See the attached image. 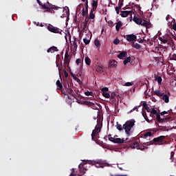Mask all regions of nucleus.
Masks as SVG:
<instances>
[{
	"label": "nucleus",
	"instance_id": "1",
	"mask_svg": "<svg viewBox=\"0 0 176 176\" xmlns=\"http://www.w3.org/2000/svg\"><path fill=\"white\" fill-rule=\"evenodd\" d=\"M135 120L131 119V120H128V121H126L123 124V129L127 137H130L131 134L133 133V129L135 126Z\"/></svg>",
	"mask_w": 176,
	"mask_h": 176
},
{
	"label": "nucleus",
	"instance_id": "2",
	"mask_svg": "<svg viewBox=\"0 0 176 176\" xmlns=\"http://www.w3.org/2000/svg\"><path fill=\"white\" fill-rule=\"evenodd\" d=\"M97 122V125H96L95 129L92 131V133L91 135L93 141H96V140L100 138L99 133L101 132V129L102 127V122L101 121V120H98Z\"/></svg>",
	"mask_w": 176,
	"mask_h": 176
},
{
	"label": "nucleus",
	"instance_id": "3",
	"mask_svg": "<svg viewBox=\"0 0 176 176\" xmlns=\"http://www.w3.org/2000/svg\"><path fill=\"white\" fill-rule=\"evenodd\" d=\"M164 139H166L165 135H160V136H158L157 138L153 139L150 142H146V144L151 145L154 144L163 145V144H168V141L164 140Z\"/></svg>",
	"mask_w": 176,
	"mask_h": 176
},
{
	"label": "nucleus",
	"instance_id": "4",
	"mask_svg": "<svg viewBox=\"0 0 176 176\" xmlns=\"http://www.w3.org/2000/svg\"><path fill=\"white\" fill-rule=\"evenodd\" d=\"M159 40L164 44L171 45L173 42V38L168 34L159 37Z\"/></svg>",
	"mask_w": 176,
	"mask_h": 176
},
{
	"label": "nucleus",
	"instance_id": "5",
	"mask_svg": "<svg viewBox=\"0 0 176 176\" xmlns=\"http://www.w3.org/2000/svg\"><path fill=\"white\" fill-rule=\"evenodd\" d=\"M72 82L67 81L65 84H63V87L66 89L69 94L74 95L75 91L72 89Z\"/></svg>",
	"mask_w": 176,
	"mask_h": 176
},
{
	"label": "nucleus",
	"instance_id": "6",
	"mask_svg": "<svg viewBox=\"0 0 176 176\" xmlns=\"http://www.w3.org/2000/svg\"><path fill=\"white\" fill-rule=\"evenodd\" d=\"M42 8L43 9H46L47 12H52V10H58V8H59V7H56V6H51V4L49 3V1H47V4L46 5L45 3L42 5Z\"/></svg>",
	"mask_w": 176,
	"mask_h": 176
},
{
	"label": "nucleus",
	"instance_id": "7",
	"mask_svg": "<svg viewBox=\"0 0 176 176\" xmlns=\"http://www.w3.org/2000/svg\"><path fill=\"white\" fill-rule=\"evenodd\" d=\"M48 30L52 32V33H54V34H61V31H60V29L56 27H54L52 25H48Z\"/></svg>",
	"mask_w": 176,
	"mask_h": 176
},
{
	"label": "nucleus",
	"instance_id": "8",
	"mask_svg": "<svg viewBox=\"0 0 176 176\" xmlns=\"http://www.w3.org/2000/svg\"><path fill=\"white\" fill-rule=\"evenodd\" d=\"M170 120H171L170 117L161 118L160 114H159L158 113H157V114H156V120L160 123L166 122L169 121Z\"/></svg>",
	"mask_w": 176,
	"mask_h": 176
},
{
	"label": "nucleus",
	"instance_id": "9",
	"mask_svg": "<svg viewBox=\"0 0 176 176\" xmlns=\"http://www.w3.org/2000/svg\"><path fill=\"white\" fill-rule=\"evenodd\" d=\"M129 146L131 148H137V149L144 150V148H140V145L138 141L133 142L131 144H129Z\"/></svg>",
	"mask_w": 176,
	"mask_h": 176
},
{
	"label": "nucleus",
	"instance_id": "10",
	"mask_svg": "<svg viewBox=\"0 0 176 176\" xmlns=\"http://www.w3.org/2000/svg\"><path fill=\"white\" fill-rule=\"evenodd\" d=\"M129 14H131V18L132 19V11L131 10L121 11V12H120V15L122 16V18H126Z\"/></svg>",
	"mask_w": 176,
	"mask_h": 176
},
{
	"label": "nucleus",
	"instance_id": "11",
	"mask_svg": "<svg viewBox=\"0 0 176 176\" xmlns=\"http://www.w3.org/2000/svg\"><path fill=\"white\" fill-rule=\"evenodd\" d=\"M141 25L144 26V28L149 29L151 28V24L149 21H147L146 20L142 19V23Z\"/></svg>",
	"mask_w": 176,
	"mask_h": 176
},
{
	"label": "nucleus",
	"instance_id": "12",
	"mask_svg": "<svg viewBox=\"0 0 176 176\" xmlns=\"http://www.w3.org/2000/svg\"><path fill=\"white\" fill-rule=\"evenodd\" d=\"M91 10H97L98 7V0H92L91 1Z\"/></svg>",
	"mask_w": 176,
	"mask_h": 176
},
{
	"label": "nucleus",
	"instance_id": "13",
	"mask_svg": "<svg viewBox=\"0 0 176 176\" xmlns=\"http://www.w3.org/2000/svg\"><path fill=\"white\" fill-rule=\"evenodd\" d=\"M117 65H118V62H116V60H110L109 62V68L116 67Z\"/></svg>",
	"mask_w": 176,
	"mask_h": 176
},
{
	"label": "nucleus",
	"instance_id": "14",
	"mask_svg": "<svg viewBox=\"0 0 176 176\" xmlns=\"http://www.w3.org/2000/svg\"><path fill=\"white\" fill-rule=\"evenodd\" d=\"M125 142H129V138H126V140L124 138H116L115 140V144H123Z\"/></svg>",
	"mask_w": 176,
	"mask_h": 176
},
{
	"label": "nucleus",
	"instance_id": "15",
	"mask_svg": "<svg viewBox=\"0 0 176 176\" xmlns=\"http://www.w3.org/2000/svg\"><path fill=\"white\" fill-rule=\"evenodd\" d=\"M137 39V36L134 34L126 35V40L129 42L134 41Z\"/></svg>",
	"mask_w": 176,
	"mask_h": 176
},
{
	"label": "nucleus",
	"instance_id": "16",
	"mask_svg": "<svg viewBox=\"0 0 176 176\" xmlns=\"http://www.w3.org/2000/svg\"><path fill=\"white\" fill-rule=\"evenodd\" d=\"M64 62L66 63L67 65H69L70 58L67 52H65Z\"/></svg>",
	"mask_w": 176,
	"mask_h": 176
},
{
	"label": "nucleus",
	"instance_id": "17",
	"mask_svg": "<svg viewBox=\"0 0 176 176\" xmlns=\"http://www.w3.org/2000/svg\"><path fill=\"white\" fill-rule=\"evenodd\" d=\"M133 21L138 25H141L142 23V18L137 17L135 16H133Z\"/></svg>",
	"mask_w": 176,
	"mask_h": 176
},
{
	"label": "nucleus",
	"instance_id": "18",
	"mask_svg": "<svg viewBox=\"0 0 176 176\" xmlns=\"http://www.w3.org/2000/svg\"><path fill=\"white\" fill-rule=\"evenodd\" d=\"M76 64L79 66L80 65V68H82L83 66V58H78L76 60Z\"/></svg>",
	"mask_w": 176,
	"mask_h": 176
},
{
	"label": "nucleus",
	"instance_id": "19",
	"mask_svg": "<svg viewBox=\"0 0 176 176\" xmlns=\"http://www.w3.org/2000/svg\"><path fill=\"white\" fill-rule=\"evenodd\" d=\"M161 99L162 100H164L165 103H168L169 102V96L167 94H164L162 96Z\"/></svg>",
	"mask_w": 176,
	"mask_h": 176
},
{
	"label": "nucleus",
	"instance_id": "20",
	"mask_svg": "<svg viewBox=\"0 0 176 176\" xmlns=\"http://www.w3.org/2000/svg\"><path fill=\"white\" fill-rule=\"evenodd\" d=\"M58 49L55 46L51 47L47 50L48 53H50V52L54 53V52H58Z\"/></svg>",
	"mask_w": 176,
	"mask_h": 176
},
{
	"label": "nucleus",
	"instance_id": "21",
	"mask_svg": "<svg viewBox=\"0 0 176 176\" xmlns=\"http://www.w3.org/2000/svg\"><path fill=\"white\" fill-rule=\"evenodd\" d=\"M111 165L109 164H107V162H102V164H99L98 167V168H104V167H111Z\"/></svg>",
	"mask_w": 176,
	"mask_h": 176
},
{
	"label": "nucleus",
	"instance_id": "22",
	"mask_svg": "<svg viewBox=\"0 0 176 176\" xmlns=\"http://www.w3.org/2000/svg\"><path fill=\"white\" fill-rule=\"evenodd\" d=\"M76 41H78V38H75L74 41L72 44V49H73L74 50H76L78 49V45H77Z\"/></svg>",
	"mask_w": 176,
	"mask_h": 176
},
{
	"label": "nucleus",
	"instance_id": "23",
	"mask_svg": "<svg viewBox=\"0 0 176 176\" xmlns=\"http://www.w3.org/2000/svg\"><path fill=\"white\" fill-rule=\"evenodd\" d=\"M127 56V52H122L121 53H120L118 55V57L119 58H120L121 60H123V58L124 57H126Z\"/></svg>",
	"mask_w": 176,
	"mask_h": 176
},
{
	"label": "nucleus",
	"instance_id": "24",
	"mask_svg": "<svg viewBox=\"0 0 176 176\" xmlns=\"http://www.w3.org/2000/svg\"><path fill=\"white\" fill-rule=\"evenodd\" d=\"M122 21H119L118 23H116V30L117 31H120V30L122 28Z\"/></svg>",
	"mask_w": 176,
	"mask_h": 176
},
{
	"label": "nucleus",
	"instance_id": "25",
	"mask_svg": "<svg viewBox=\"0 0 176 176\" xmlns=\"http://www.w3.org/2000/svg\"><path fill=\"white\" fill-rule=\"evenodd\" d=\"M56 85H57V89L63 90V87L62 82H60V80H58L56 81Z\"/></svg>",
	"mask_w": 176,
	"mask_h": 176
},
{
	"label": "nucleus",
	"instance_id": "26",
	"mask_svg": "<svg viewBox=\"0 0 176 176\" xmlns=\"http://www.w3.org/2000/svg\"><path fill=\"white\" fill-rule=\"evenodd\" d=\"M154 94L160 98H162L164 93L160 91V90H155V91H154Z\"/></svg>",
	"mask_w": 176,
	"mask_h": 176
},
{
	"label": "nucleus",
	"instance_id": "27",
	"mask_svg": "<svg viewBox=\"0 0 176 176\" xmlns=\"http://www.w3.org/2000/svg\"><path fill=\"white\" fill-rule=\"evenodd\" d=\"M69 14V7L66 6L65 9H63V15H65V17Z\"/></svg>",
	"mask_w": 176,
	"mask_h": 176
},
{
	"label": "nucleus",
	"instance_id": "28",
	"mask_svg": "<svg viewBox=\"0 0 176 176\" xmlns=\"http://www.w3.org/2000/svg\"><path fill=\"white\" fill-rule=\"evenodd\" d=\"M169 58L170 60H176V54L175 52H172L170 54Z\"/></svg>",
	"mask_w": 176,
	"mask_h": 176
},
{
	"label": "nucleus",
	"instance_id": "29",
	"mask_svg": "<svg viewBox=\"0 0 176 176\" xmlns=\"http://www.w3.org/2000/svg\"><path fill=\"white\" fill-rule=\"evenodd\" d=\"M85 64L88 66L91 65V60L89 58V56H85Z\"/></svg>",
	"mask_w": 176,
	"mask_h": 176
},
{
	"label": "nucleus",
	"instance_id": "30",
	"mask_svg": "<svg viewBox=\"0 0 176 176\" xmlns=\"http://www.w3.org/2000/svg\"><path fill=\"white\" fill-rule=\"evenodd\" d=\"M94 12H96V10H93V9H91V10H90V14H89V18H90V19H94L95 18Z\"/></svg>",
	"mask_w": 176,
	"mask_h": 176
},
{
	"label": "nucleus",
	"instance_id": "31",
	"mask_svg": "<svg viewBox=\"0 0 176 176\" xmlns=\"http://www.w3.org/2000/svg\"><path fill=\"white\" fill-rule=\"evenodd\" d=\"M116 129L119 131H122L124 130V126H122L121 124H118V122H117V125H116Z\"/></svg>",
	"mask_w": 176,
	"mask_h": 176
},
{
	"label": "nucleus",
	"instance_id": "32",
	"mask_svg": "<svg viewBox=\"0 0 176 176\" xmlns=\"http://www.w3.org/2000/svg\"><path fill=\"white\" fill-rule=\"evenodd\" d=\"M102 94L105 98H111V94L108 92H102Z\"/></svg>",
	"mask_w": 176,
	"mask_h": 176
},
{
	"label": "nucleus",
	"instance_id": "33",
	"mask_svg": "<svg viewBox=\"0 0 176 176\" xmlns=\"http://www.w3.org/2000/svg\"><path fill=\"white\" fill-rule=\"evenodd\" d=\"M173 110H170V111H162V112H161L160 113V115L162 116H168V113H169V112L170 111H172Z\"/></svg>",
	"mask_w": 176,
	"mask_h": 176
},
{
	"label": "nucleus",
	"instance_id": "34",
	"mask_svg": "<svg viewBox=\"0 0 176 176\" xmlns=\"http://www.w3.org/2000/svg\"><path fill=\"white\" fill-rule=\"evenodd\" d=\"M89 13V10H85V8H82V15L84 17L85 16H86L87 14H88Z\"/></svg>",
	"mask_w": 176,
	"mask_h": 176
},
{
	"label": "nucleus",
	"instance_id": "35",
	"mask_svg": "<svg viewBox=\"0 0 176 176\" xmlns=\"http://www.w3.org/2000/svg\"><path fill=\"white\" fill-rule=\"evenodd\" d=\"M175 154V151L170 152V160H171V162H173Z\"/></svg>",
	"mask_w": 176,
	"mask_h": 176
},
{
	"label": "nucleus",
	"instance_id": "36",
	"mask_svg": "<svg viewBox=\"0 0 176 176\" xmlns=\"http://www.w3.org/2000/svg\"><path fill=\"white\" fill-rule=\"evenodd\" d=\"M94 44L97 47H100L101 46L100 42L98 41V38H96L94 41Z\"/></svg>",
	"mask_w": 176,
	"mask_h": 176
},
{
	"label": "nucleus",
	"instance_id": "37",
	"mask_svg": "<svg viewBox=\"0 0 176 176\" xmlns=\"http://www.w3.org/2000/svg\"><path fill=\"white\" fill-rule=\"evenodd\" d=\"M153 133L151 132H146L144 138H147L148 137H151Z\"/></svg>",
	"mask_w": 176,
	"mask_h": 176
},
{
	"label": "nucleus",
	"instance_id": "38",
	"mask_svg": "<svg viewBox=\"0 0 176 176\" xmlns=\"http://www.w3.org/2000/svg\"><path fill=\"white\" fill-rule=\"evenodd\" d=\"M130 62H131V57H128V58H126V59H124L123 60V63H124V65H126V64H127Z\"/></svg>",
	"mask_w": 176,
	"mask_h": 176
},
{
	"label": "nucleus",
	"instance_id": "39",
	"mask_svg": "<svg viewBox=\"0 0 176 176\" xmlns=\"http://www.w3.org/2000/svg\"><path fill=\"white\" fill-rule=\"evenodd\" d=\"M133 47H135L137 50H140L141 49V46L140 45L139 43H133Z\"/></svg>",
	"mask_w": 176,
	"mask_h": 176
},
{
	"label": "nucleus",
	"instance_id": "40",
	"mask_svg": "<svg viewBox=\"0 0 176 176\" xmlns=\"http://www.w3.org/2000/svg\"><path fill=\"white\" fill-rule=\"evenodd\" d=\"M110 98L113 100H114L116 98V93L113 91L110 93Z\"/></svg>",
	"mask_w": 176,
	"mask_h": 176
},
{
	"label": "nucleus",
	"instance_id": "41",
	"mask_svg": "<svg viewBox=\"0 0 176 176\" xmlns=\"http://www.w3.org/2000/svg\"><path fill=\"white\" fill-rule=\"evenodd\" d=\"M155 80L158 82V84H162V76H157Z\"/></svg>",
	"mask_w": 176,
	"mask_h": 176
},
{
	"label": "nucleus",
	"instance_id": "42",
	"mask_svg": "<svg viewBox=\"0 0 176 176\" xmlns=\"http://www.w3.org/2000/svg\"><path fill=\"white\" fill-rule=\"evenodd\" d=\"M142 116L144 118V120L147 122L149 121V119L148 118V116H146V113L145 111H142Z\"/></svg>",
	"mask_w": 176,
	"mask_h": 176
},
{
	"label": "nucleus",
	"instance_id": "43",
	"mask_svg": "<svg viewBox=\"0 0 176 176\" xmlns=\"http://www.w3.org/2000/svg\"><path fill=\"white\" fill-rule=\"evenodd\" d=\"M96 72H103V68L102 67V66L98 65L96 67Z\"/></svg>",
	"mask_w": 176,
	"mask_h": 176
},
{
	"label": "nucleus",
	"instance_id": "44",
	"mask_svg": "<svg viewBox=\"0 0 176 176\" xmlns=\"http://www.w3.org/2000/svg\"><path fill=\"white\" fill-rule=\"evenodd\" d=\"M151 114L152 115H157V111L155 109V108H151V110L150 111Z\"/></svg>",
	"mask_w": 176,
	"mask_h": 176
},
{
	"label": "nucleus",
	"instance_id": "45",
	"mask_svg": "<svg viewBox=\"0 0 176 176\" xmlns=\"http://www.w3.org/2000/svg\"><path fill=\"white\" fill-rule=\"evenodd\" d=\"M108 91H109V89H108V87H102V89H101L102 94V93L108 92Z\"/></svg>",
	"mask_w": 176,
	"mask_h": 176
},
{
	"label": "nucleus",
	"instance_id": "46",
	"mask_svg": "<svg viewBox=\"0 0 176 176\" xmlns=\"http://www.w3.org/2000/svg\"><path fill=\"white\" fill-rule=\"evenodd\" d=\"M83 41L85 45H89L90 43V41L87 38H83Z\"/></svg>",
	"mask_w": 176,
	"mask_h": 176
},
{
	"label": "nucleus",
	"instance_id": "47",
	"mask_svg": "<svg viewBox=\"0 0 176 176\" xmlns=\"http://www.w3.org/2000/svg\"><path fill=\"white\" fill-rule=\"evenodd\" d=\"M120 41L119 40V38H115V40L113 41V44L114 45H118L120 43Z\"/></svg>",
	"mask_w": 176,
	"mask_h": 176
},
{
	"label": "nucleus",
	"instance_id": "48",
	"mask_svg": "<svg viewBox=\"0 0 176 176\" xmlns=\"http://www.w3.org/2000/svg\"><path fill=\"white\" fill-rule=\"evenodd\" d=\"M133 85V82H125V87H131Z\"/></svg>",
	"mask_w": 176,
	"mask_h": 176
},
{
	"label": "nucleus",
	"instance_id": "49",
	"mask_svg": "<svg viewBox=\"0 0 176 176\" xmlns=\"http://www.w3.org/2000/svg\"><path fill=\"white\" fill-rule=\"evenodd\" d=\"M80 173H82V175H84L86 173V171L87 170V169H84V168H80Z\"/></svg>",
	"mask_w": 176,
	"mask_h": 176
},
{
	"label": "nucleus",
	"instance_id": "50",
	"mask_svg": "<svg viewBox=\"0 0 176 176\" xmlns=\"http://www.w3.org/2000/svg\"><path fill=\"white\" fill-rule=\"evenodd\" d=\"M85 94L87 96H92L93 95V91H85Z\"/></svg>",
	"mask_w": 176,
	"mask_h": 176
},
{
	"label": "nucleus",
	"instance_id": "51",
	"mask_svg": "<svg viewBox=\"0 0 176 176\" xmlns=\"http://www.w3.org/2000/svg\"><path fill=\"white\" fill-rule=\"evenodd\" d=\"M85 10H89V0L85 1Z\"/></svg>",
	"mask_w": 176,
	"mask_h": 176
},
{
	"label": "nucleus",
	"instance_id": "52",
	"mask_svg": "<svg viewBox=\"0 0 176 176\" xmlns=\"http://www.w3.org/2000/svg\"><path fill=\"white\" fill-rule=\"evenodd\" d=\"M116 138L111 137V138H109V141L116 143Z\"/></svg>",
	"mask_w": 176,
	"mask_h": 176
},
{
	"label": "nucleus",
	"instance_id": "53",
	"mask_svg": "<svg viewBox=\"0 0 176 176\" xmlns=\"http://www.w3.org/2000/svg\"><path fill=\"white\" fill-rule=\"evenodd\" d=\"M144 109H146V111L147 112H151V109L149 108V107L148 106V104L146 106V107L144 108Z\"/></svg>",
	"mask_w": 176,
	"mask_h": 176
},
{
	"label": "nucleus",
	"instance_id": "54",
	"mask_svg": "<svg viewBox=\"0 0 176 176\" xmlns=\"http://www.w3.org/2000/svg\"><path fill=\"white\" fill-rule=\"evenodd\" d=\"M64 75L65 78H68L69 77V74L67 73V72L66 70H64Z\"/></svg>",
	"mask_w": 176,
	"mask_h": 176
},
{
	"label": "nucleus",
	"instance_id": "55",
	"mask_svg": "<svg viewBox=\"0 0 176 176\" xmlns=\"http://www.w3.org/2000/svg\"><path fill=\"white\" fill-rule=\"evenodd\" d=\"M174 21H175V19H173ZM173 29L176 31V22L175 21V23H173Z\"/></svg>",
	"mask_w": 176,
	"mask_h": 176
},
{
	"label": "nucleus",
	"instance_id": "56",
	"mask_svg": "<svg viewBox=\"0 0 176 176\" xmlns=\"http://www.w3.org/2000/svg\"><path fill=\"white\" fill-rule=\"evenodd\" d=\"M146 105H147V102H146V101H144V102H143V104H142L143 108H144V109H145V108H146Z\"/></svg>",
	"mask_w": 176,
	"mask_h": 176
},
{
	"label": "nucleus",
	"instance_id": "57",
	"mask_svg": "<svg viewBox=\"0 0 176 176\" xmlns=\"http://www.w3.org/2000/svg\"><path fill=\"white\" fill-rule=\"evenodd\" d=\"M151 100L153 102H157V100L155 99V98L154 96H152L151 97Z\"/></svg>",
	"mask_w": 176,
	"mask_h": 176
},
{
	"label": "nucleus",
	"instance_id": "58",
	"mask_svg": "<svg viewBox=\"0 0 176 176\" xmlns=\"http://www.w3.org/2000/svg\"><path fill=\"white\" fill-rule=\"evenodd\" d=\"M135 110H137V111H138V107H135L133 108L132 110H131V112H133V111H134Z\"/></svg>",
	"mask_w": 176,
	"mask_h": 176
},
{
	"label": "nucleus",
	"instance_id": "59",
	"mask_svg": "<svg viewBox=\"0 0 176 176\" xmlns=\"http://www.w3.org/2000/svg\"><path fill=\"white\" fill-rule=\"evenodd\" d=\"M109 25L113 26L114 25L113 22L112 21H109Z\"/></svg>",
	"mask_w": 176,
	"mask_h": 176
},
{
	"label": "nucleus",
	"instance_id": "60",
	"mask_svg": "<svg viewBox=\"0 0 176 176\" xmlns=\"http://www.w3.org/2000/svg\"><path fill=\"white\" fill-rule=\"evenodd\" d=\"M169 19H170V15L168 14L166 17V20L168 21Z\"/></svg>",
	"mask_w": 176,
	"mask_h": 176
},
{
	"label": "nucleus",
	"instance_id": "61",
	"mask_svg": "<svg viewBox=\"0 0 176 176\" xmlns=\"http://www.w3.org/2000/svg\"><path fill=\"white\" fill-rule=\"evenodd\" d=\"M37 1H38V4L40 5V6L42 7V5H43V4L42 3V1H39V0H37Z\"/></svg>",
	"mask_w": 176,
	"mask_h": 176
},
{
	"label": "nucleus",
	"instance_id": "62",
	"mask_svg": "<svg viewBox=\"0 0 176 176\" xmlns=\"http://www.w3.org/2000/svg\"><path fill=\"white\" fill-rule=\"evenodd\" d=\"M116 9V12L118 14H120V10H118V8H115Z\"/></svg>",
	"mask_w": 176,
	"mask_h": 176
},
{
	"label": "nucleus",
	"instance_id": "63",
	"mask_svg": "<svg viewBox=\"0 0 176 176\" xmlns=\"http://www.w3.org/2000/svg\"><path fill=\"white\" fill-rule=\"evenodd\" d=\"M69 176H79V175H74V172H72Z\"/></svg>",
	"mask_w": 176,
	"mask_h": 176
},
{
	"label": "nucleus",
	"instance_id": "64",
	"mask_svg": "<svg viewBox=\"0 0 176 176\" xmlns=\"http://www.w3.org/2000/svg\"><path fill=\"white\" fill-rule=\"evenodd\" d=\"M111 176H126V175H111Z\"/></svg>",
	"mask_w": 176,
	"mask_h": 176
}]
</instances>
